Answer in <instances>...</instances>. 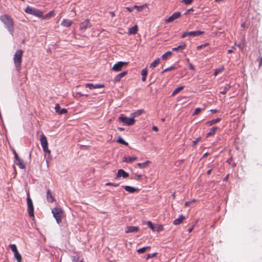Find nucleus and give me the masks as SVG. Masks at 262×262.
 <instances>
[{
    "label": "nucleus",
    "instance_id": "f257e3e1",
    "mask_svg": "<svg viewBox=\"0 0 262 262\" xmlns=\"http://www.w3.org/2000/svg\"><path fill=\"white\" fill-rule=\"evenodd\" d=\"M0 20L5 25L10 34L13 36L14 32V21L12 18L7 14H4L0 17Z\"/></svg>",
    "mask_w": 262,
    "mask_h": 262
},
{
    "label": "nucleus",
    "instance_id": "f03ea898",
    "mask_svg": "<svg viewBox=\"0 0 262 262\" xmlns=\"http://www.w3.org/2000/svg\"><path fill=\"white\" fill-rule=\"evenodd\" d=\"M23 53L24 52L22 50H18L15 52L14 55L13 60L14 65L18 72L20 71Z\"/></svg>",
    "mask_w": 262,
    "mask_h": 262
},
{
    "label": "nucleus",
    "instance_id": "7ed1b4c3",
    "mask_svg": "<svg viewBox=\"0 0 262 262\" xmlns=\"http://www.w3.org/2000/svg\"><path fill=\"white\" fill-rule=\"evenodd\" d=\"M52 213L57 223L60 224L61 222V217L63 214L62 209L61 208L56 207L52 209Z\"/></svg>",
    "mask_w": 262,
    "mask_h": 262
},
{
    "label": "nucleus",
    "instance_id": "20e7f679",
    "mask_svg": "<svg viewBox=\"0 0 262 262\" xmlns=\"http://www.w3.org/2000/svg\"><path fill=\"white\" fill-rule=\"evenodd\" d=\"M118 120L123 123L124 124L130 126L134 124L135 120L131 117L130 118L125 116L123 114H121L118 118Z\"/></svg>",
    "mask_w": 262,
    "mask_h": 262
},
{
    "label": "nucleus",
    "instance_id": "39448f33",
    "mask_svg": "<svg viewBox=\"0 0 262 262\" xmlns=\"http://www.w3.org/2000/svg\"><path fill=\"white\" fill-rule=\"evenodd\" d=\"M40 141L42 149L45 153L50 154L51 151L48 148V143L46 137L43 134L40 136Z\"/></svg>",
    "mask_w": 262,
    "mask_h": 262
},
{
    "label": "nucleus",
    "instance_id": "423d86ee",
    "mask_svg": "<svg viewBox=\"0 0 262 262\" xmlns=\"http://www.w3.org/2000/svg\"><path fill=\"white\" fill-rule=\"evenodd\" d=\"M25 11L28 14L40 17L42 16L43 13L41 11L33 7L28 6Z\"/></svg>",
    "mask_w": 262,
    "mask_h": 262
},
{
    "label": "nucleus",
    "instance_id": "0eeeda50",
    "mask_svg": "<svg viewBox=\"0 0 262 262\" xmlns=\"http://www.w3.org/2000/svg\"><path fill=\"white\" fill-rule=\"evenodd\" d=\"M27 202L28 215L30 217H34L33 204L29 193L27 194Z\"/></svg>",
    "mask_w": 262,
    "mask_h": 262
},
{
    "label": "nucleus",
    "instance_id": "6e6552de",
    "mask_svg": "<svg viewBox=\"0 0 262 262\" xmlns=\"http://www.w3.org/2000/svg\"><path fill=\"white\" fill-rule=\"evenodd\" d=\"M127 64V62H126L119 61L113 66L112 70L115 72H118L121 70L123 66Z\"/></svg>",
    "mask_w": 262,
    "mask_h": 262
},
{
    "label": "nucleus",
    "instance_id": "1a4fd4ad",
    "mask_svg": "<svg viewBox=\"0 0 262 262\" xmlns=\"http://www.w3.org/2000/svg\"><path fill=\"white\" fill-rule=\"evenodd\" d=\"M181 16L180 12H175L165 20V23H169L173 21L174 20L178 19Z\"/></svg>",
    "mask_w": 262,
    "mask_h": 262
},
{
    "label": "nucleus",
    "instance_id": "9d476101",
    "mask_svg": "<svg viewBox=\"0 0 262 262\" xmlns=\"http://www.w3.org/2000/svg\"><path fill=\"white\" fill-rule=\"evenodd\" d=\"M91 25L90 20L88 19H85L80 24V29L81 30H85L88 28H90Z\"/></svg>",
    "mask_w": 262,
    "mask_h": 262
},
{
    "label": "nucleus",
    "instance_id": "9b49d317",
    "mask_svg": "<svg viewBox=\"0 0 262 262\" xmlns=\"http://www.w3.org/2000/svg\"><path fill=\"white\" fill-rule=\"evenodd\" d=\"M139 231V228L137 226H127L125 228V232L126 233H136Z\"/></svg>",
    "mask_w": 262,
    "mask_h": 262
},
{
    "label": "nucleus",
    "instance_id": "f8f14e48",
    "mask_svg": "<svg viewBox=\"0 0 262 262\" xmlns=\"http://www.w3.org/2000/svg\"><path fill=\"white\" fill-rule=\"evenodd\" d=\"M55 112L59 115L64 114L67 113V110L64 108L61 109L60 105L58 103L55 104Z\"/></svg>",
    "mask_w": 262,
    "mask_h": 262
},
{
    "label": "nucleus",
    "instance_id": "ddd939ff",
    "mask_svg": "<svg viewBox=\"0 0 262 262\" xmlns=\"http://www.w3.org/2000/svg\"><path fill=\"white\" fill-rule=\"evenodd\" d=\"M128 176L129 174L127 172L125 171L124 170L120 169L118 170L116 178H118L121 177H123V178H126L128 177Z\"/></svg>",
    "mask_w": 262,
    "mask_h": 262
},
{
    "label": "nucleus",
    "instance_id": "4468645a",
    "mask_svg": "<svg viewBox=\"0 0 262 262\" xmlns=\"http://www.w3.org/2000/svg\"><path fill=\"white\" fill-rule=\"evenodd\" d=\"M127 73V71H124L117 75L115 77L114 81V82H119L121 80V79Z\"/></svg>",
    "mask_w": 262,
    "mask_h": 262
},
{
    "label": "nucleus",
    "instance_id": "2eb2a0df",
    "mask_svg": "<svg viewBox=\"0 0 262 262\" xmlns=\"http://www.w3.org/2000/svg\"><path fill=\"white\" fill-rule=\"evenodd\" d=\"M137 159V157L136 156L133 157H124L122 159L123 162L131 163Z\"/></svg>",
    "mask_w": 262,
    "mask_h": 262
},
{
    "label": "nucleus",
    "instance_id": "dca6fc26",
    "mask_svg": "<svg viewBox=\"0 0 262 262\" xmlns=\"http://www.w3.org/2000/svg\"><path fill=\"white\" fill-rule=\"evenodd\" d=\"M204 33V31H193L189 32V36L195 37L200 36Z\"/></svg>",
    "mask_w": 262,
    "mask_h": 262
},
{
    "label": "nucleus",
    "instance_id": "f3484780",
    "mask_svg": "<svg viewBox=\"0 0 262 262\" xmlns=\"http://www.w3.org/2000/svg\"><path fill=\"white\" fill-rule=\"evenodd\" d=\"M219 128L216 126H214L212 127L210 131L206 134V137L208 138L209 137L213 136L215 134L216 130H219Z\"/></svg>",
    "mask_w": 262,
    "mask_h": 262
},
{
    "label": "nucleus",
    "instance_id": "a211bd4d",
    "mask_svg": "<svg viewBox=\"0 0 262 262\" xmlns=\"http://www.w3.org/2000/svg\"><path fill=\"white\" fill-rule=\"evenodd\" d=\"M15 163L16 165L18 166L20 169H24L25 168V165L24 163V161L20 158L15 160Z\"/></svg>",
    "mask_w": 262,
    "mask_h": 262
},
{
    "label": "nucleus",
    "instance_id": "6ab92c4d",
    "mask_svg": "<svg viewBox=\"0 0 262 262\" xmlns=\"http://www.w3.org/2000/svg\"><path fill=\"white\" fill-rule=\"evenodd\" d=\"M185 217L183 215H180L178 219H176L173 221V224L175 225H179L185 220Z\"/></svg>",
    "mask_w": 262,
    "mask_h": 262
},
{
    "label": "nucleus",
    "instance_id": "aec40b11",
    "mask_svg": "<svg viewBox=\"0 0 262 262\" xmlns=\"http://www.w3.org/2000/svg\"><path fill=\"white\" fill-rule=\"evenodd\" d=\"M123 187L126 191H128L129 193H133L136 191H138L139 190L138 188H136L135 187H131L129 186H123Z\"/></svg>",
    "mask_w": 262,
    "mask_h": 262
},
{
    "label": "nucleus",
    "instance_id": "412c9836",
    "mask_svg": "<svg viewBox=\"0 0 262 262\" xmlns=\"http://www.w3.org/2000/svg\"><path fill=\"white\" fill-rule=\"evenodd\" d=\"M47 199L49 202L52 203L54 200V197L52 195L50 190L48 189L47 191Z\"/></svg>",
    "mask_w": 262,
    "mask_h": 262
},
{
    "label": "nucleus",
    "instance_id": "4be33fe9",
    "mask_svg": "<svg viewBox=\"0 0 262 262\" xmlns=\"http://www.w3.org/2000/svg\"><path fill=\"white\" fill-rule=\"evenodd\" d=\"M72 24V21L71 20H70L69 19H64L61 23V25H62L64 27H70Z\"/></svg>",
    "mask_w": 262,
    "mask_h": 262
},
{
    "label": "nucleus",
    "instance_id": "5701e85b",
    "mask_svg": "<svg viewBox=\"0 0 262 262\" xmlns=\"http://www.w3.org/2000/svg\"><path fill=\"white\" fill-rule=\"evenodd\" d=\"M221 120V119L220 118H217L216 119H212L210 121L207 122L206 125L208 126H210L212 125L213 124H214L220 122Z\"/></svg>",
    "mask_w": 262,
    "mask_h": 262
},
{
    "label": "nucleus",
    "instance_id": "b1692460",
    "mask_svg": "<svg viewBox=\"0 0 262 262\" xmlns=\"http://www.w3.org/2000/svg\"><path fill=\"white\" fill-rule=\"evenodd\" d=\"M186 46V43H183L182 44L178 46L177 47H174L172 49L173 51H182L184 50Z\"/></svg>",
    "mask_w": 262,
    "mask_h": 262
},
{
    "label": "nucleus",
    "instance_id": "393cba45",
    "mask_svg": "<svg viewBox=\"0 0 262 262\" xmlns=\"http://www.w3.org/2000/svg\"><path fill=\"white\" fill-rule=\"evenodd\" d=\"M143 112H144L143 110H137V111L132 113L130 114V116H131V117H133V118L134 119V118L141 115Z\"/></svg>",
    "mask_w": 262,
    "mask_h": 262
},
{
    "label": "nucleus",
    "instance_id": "a878e982",
    "mask_svg": "<svg viewBox=\"0 0 262 262\" xmlns=\"http://www.w3.org/2000/svg\"><path fill=\"white\" fill-rule=\"evenodd\" d=\"M230 88V86L229 84H226L224 86L221 88L222 91L220 92V93L222 94H225L228 91H229Z\"/></svg>",
    "mask_w": 262,
    "mask_h": 262
},
{
    "label": "nucleus",
    "instance_id": "bb28decb",
    "mask_svg": "<svg viewBox=\"0 0 262 262\" xmlns=\"http://www.w3.org/2000/svg\"><path fill=\"white\" fill-rule=\"evenodd\" d=\"M138 31V27L137 25L128 29V33L129 34H135Z\"/></svg>",
    "mask_w": 262,
    "mask_h": 262
},
{
    "label": "nucleus",
    "instance_id": "cd10ccee",
    "mask_svg": "<svg viewBox=\"0 0 262 262\" xmlns=\"http://www.w3.org/2000/svg\"><path fill=\"white\" fill-rule=\"evenodd\" d=\"M150 163V161H146L143 163H138L137 164V166L140 168H145L149 163Z\"/></svg>",
    "mask_w": 262,
    "mask_h": 262
},
{
    "label": "nucleus",
    "instance_id": "c85d7f7f",
    "mask_svg": "<svg viewBox=\"0 0 262 262\" xmlns=\"http://www.w3.org/2000/svg\"><path fill=\"white\" fill-rule=\"evenodd\" d=\"M14 257L16 259L17 262H22V257L18 251L14 253Z\"/></svg>",
    "mask_w": 262,
    "mask_h": 262
},
{
    "label": "nucleus",
    "instance_id": "c756f323",
    "mask_svg": "<svg viewBox=\"0 0 262 262\" xmlns=\"http://www.w3.org/2000/svg\"><path fill=\"white\" fill-rule=\"evenodd\" d=\"M184 88V86H180L178 88H177L172 92V96H174L176 94H177L179 92H180L181 91L183 90Z\"/></svg>",
    "mask_w": 262,
    "mask_h": 262
},
{
    "label": "nucleus",
    "instance_id": "7c9ffc66",
    "mask_svg": "<svg viewBox=\"0 0 262 262\" xmlns=\"http://www.w3.org/2000/svg\"><path fill=\"white\" fill-rule=\"evenodd\" d=\"M172 54V52L171 51H167V52H166L165 53H164L162 56V59L163 60H166L169 57H170Z\"/></svg>",
    "mask_w": 262,
    "mask_h": 262
},
{
    "label": "nucleus",
    "instance_id": "2f4dec72",
    "mask_svg": "<svg viewBox=\"0 0 262 262\" xmlns=\"http://www.w3.org/2000/svg\"><path fill=\"white\" fill-rule=\"evenodd\" d=\"M160 61V58H157L155 60H154L150 65V67L151 68H155L159 63Z\"/></svg>",
    "mask_w": 262,
    "mask_h": 262
},
{
    "label": "nucleus",
    "instance_id": "473e14b6",
    "mask_svg": "<svg viewBox=\"0 0 262 262\" xmlns=\"http://www.w3.org/2000/svg\"><path fill=\"white\" fill-rule=\"evenodd\" d=\"M149 248H150V247H149V246L142 247V248H140L138 250H137V252L138 253H143L146 251V250L147 249H148Z\"/></svg>",
    "mask_w": 262,
    "mask_h": 262
},
{
    "label": "nucleus",
    "instance_id": "72a5a7b5",
    "mask_svg": "<svg viewBox=\"0 0 262 262\" xmlns=\"http://www.w3.org/2000/svg\"><path fill=\"white\" fill-rule=\"evenodd\" d=\"M145 6H146V5H142V6H137V5H134V9H137V10L138 12H140V11L143 10V9L145 7Z\"/></svg>",
    "mask_w": 262,
    "mask_h": 262
},
{
    "label": "nucleus",
    "instance_id": "f704fd0d",
    "mask_svg": "<svg viewBox=\"0 0 262 262\" xmlns=\"http://www.w3.org/2000/svg\"><path fill=\"white\" fill-rule=\"evenodd\" d=\"M117 142L123 144L124 145H128V143L125 141L121 137H119L117 140Z\"/></svg>",
    "mask_w": 262,
    "mask_h": 262
},
{
    "label": "nucleus",
    "instance_id": "c9c22d12",
    "mask_svg": "<svg viewBox=\"0 0 262 262\" xmlns=\"http://www.w3.org/2000/svg\"><path fill=\"white\" fill-rule=\"evenodd\" d=\"M147 225L148 227L152 230L153 231H156V228L153 225L152 222L151 221H147Z\"/></svg>",
    "mask_w": 262,
    "mask_h": 262
},
{
    "label": "nucleus",
    "instance_id": "e433bc0d",
    "mask_svg": "<svg viewBox=\"0 0 262 262\" xmlns=\"http://www.w3.org/2000/svg\"><path fill=\"white\" fill-rule=\"evenodd\" d=\"M9 247L14 253L18 251L16 246L15 244H10Z\"/></svg>",
    "mask_w": 262,
    "mask_h": 262
},
{
    "label": "nucleus",
    "instance_id": "4c0bfd02",
    "mask_svg": "<svg viewBox=\"0 0 262 262\" xmlns=\"http://www.w3.org/2000/svg\"><path fill=\"white\" fill-rule=\"evenodd\" d=\"M203 110H204V108H202L200 107H198V108H195V110L193 114V115H198L201 112V111Z\"/></svg>",
    "mask_w": 262,
    "mask_h": 262
},
{
    "label": "nucleus",
    "instance_id": "58836bf2",
    "mask_svg": "<svg viewBox=\"0 0 262 262\" xmlns=\"http://www.w3.org/2000/svg\"><path fill=\"white\" fill-rule=\"evenodd\" d=\"M224 70L223 67H221L220 68L217 69L215 70L214 75V76H216L219 73L222 72Z\"/></svg>",
    "mask_w": 262,
    "mask_h": 262
},
{
    "label": "nucleus",
    "instance_id": "ea45409f",
    "mask_svg": "<svg viewBox=\"0 0 262 262\" xmlns=\"http://www.w3.org/2000/svg\"><path fill=\"white\" fill-rule=\"evenodd\" d=\"M157 255V253H154L152 254H148L146 256V259H148L149 258H152Z\"/></svg>",
    "mask_w": 262,
    "mask_h": 262
},
{
    "label": "nucleus",
    "instance_id": "a19ab883",
    "mask_svg": "<svg viewBox=\"0 0 262 262\" xmlns=\"http://www.w3.org/2000/svg\"><path fill=\"white\" fill-rule=\"evenodd\" d=\"M85 86L89 88L90 90L94 89V84L92 83H86L85 84Z\"/></svg>",
    "mask_w": 262,
    "mask_h": 262
},
{
    "label": "nucleus",
    "instance_id": "79ce46f5",
    "mask_svg": "<svg viewBox=\"0 0 262 262\" xmlns=\"http://www.w3.org/2000/svg\"><path fill=\"white\" fill-rule=\"evenodd\" d=\"M195 201L196 200L195 199H193V200H192L191 201H189L186 202L185 203V207L189 206L192 203L195 202Z\"/></svg>",
    "mask_w": 262,
    "mask_h": 262
},
{
    "label": "nucleus",
    "instance_id": "37998d69",
    "mask_svg": "<svg viewBox=\"0 0 262 262\" xmlns=\"http://www.w3.org/2000/svg\"><path fill=\"white\" fill-rule=\"evenodd\" d=\"M119 185V183H113L111 182H107L105 184L106 186H113L114 187L118 186Z\"/></svg>",
    "mask_w": 262,
    "mask_h": 262
},
{
    "label": "nucleus",
    "instance_id": "c03bdc74",
    "mask_svg": "<svg viewBox=\"0 0 262 262\" xmlns=\"http://www.w3.org/2000/svg\"><path fill=\"white\" fill-rule=\"evenodd\" d=\"M147 74V70L146 69H143L141 71L142 76H146Z\"/></svg>",
    "mask_w": 262,
    "mask_h": 262
},
{
    "label": "nucleus",
    "instance_id": "a18cd8bd",
    "mask_svg": "<svg viewBox=\"0 0 262 262\" xmlns=\"http://www.w3.org/2000/svg\"><path fill=\"white\" fill-rule=\"evenodd\" d=\"M208 45V43H205L204 44H203V45H200V46H198L197 47V49L198 50H200L203 48H205L206 47V46H207Z\"/></svg>",
    "mask_w": 262,
    "mask_h": 262
},
{
    "label": "nucleus",
    "instance_id": "49530a36",
    "mask_svg": "<svg viewBox=\"0 0 262 262\" xmlns=\"http://www.w3.org/2000/svg\"><path fill=\"white\" fill-rule=\"evenodd\" d=\"M193 0H181V2L184 3L186 5H189L192 3Z\"/></svg>",
    "mask_w": 262,
    "mask_h": 262
},
{
    "label": "nucleus",
    "instance_id": "de8ad7c7",
    "mask_svg": "<svg viewBox=\"0 0 262 262\" xmlns=\"http://www.w3.org/2000/svg\"><path fill=\"white\" fill-rule=\"evenodd\" d=\"M104 86V84H94V89L102 88H103Z\"/></svg>",
    "mask_w": 262,
    "mask_h": 262
},
{
    "label": "nucleus",
    "instance_id": "09e8293b",
    "mask_svg": "<svg viewBox=\"0 0 262 262\" xmlns=\"http://www.w3.org/2000/svg\"><path fill=\"white\" fill-rule=\"evenodd\" d=\"M174 68V66H171L170 67H169L168 68H166V69H164V71L162 72V73H164V72L169 71H170L171 70L173 69Z\"/></svg>",
    "mask_w": 262,
    "mask_h": 262
},
{
    "label": "nucleus",
    "instance_id": "8fccbe9b",
    "mask_svg": "<svg viewBox=\"0 0 262 262\" xmlns=\"http://www.w3.org/2000/svg\"><path fill=\"white\" fill-rule=\"evenodd\" d=\"M54 11H51L49 12L47 14L46 17H50L52 16L54 14Z\"/></svg>",
    "mask_w": 262,
    "mask_h": 262
},
{
    "label": "nucleus",
    "instance_id": "3c124183",
    "mask_svg": "<svg viewBox=\"0 0 262 262\" xmlns=\"http://www.w3.org/2000/svg\"><path fill=\"white\" fill-rule=\"evenodd\" d=\"M201 140V138H198L197 139H196L194 141H193L192 143H193V146H194L195 145L200 141Z\"/></svg>",
    "mask_w": 262,
    "mask_h": 262
},
{
    "label": "nucleus",
    "instance_id": "603ef678",
    "mask_svg": "<svg viewBox=\"0 0 262 262\" xmlns=\"http://www.w3.org/2000/svg\"><path fill=\"white\" fill-rule=\"evenodd\" d=\"M163 229V227L162 226L158 225L157 228H156V231H159L162 230Z\"/></svg>",
    "mask_w": 262,
    "mask_h": 262
},
{
    "label": "nucleus",
    "instance_id": "864d4df0",
    "mask_svg": "<svg viewBox=\"0 0 262 262\" xmlns=\"http://www.w3.org/2000/svg\"><path fill=\"white\" fill-rule=\"evenodd\" d=\"M237 46L241 50H242L244 47V45L243 42H241L237 45Z\"/></svg>",
    "mask_w": 262,
    "mask_h": 262
},
{
    "label": "nucleus",
    "instance_id": "5fc2aeb1",
    "mask_svg": "<svg viewBox=\"0 0 262 262\" xmlns=\"http://www.w3.org/2000/svg\"><path fill=\"white\" fill-rule=\"evenodd\" d=\"M189 32H185L182 35V38H185L189 36Z\"/></svg>",
    "mask_w": 262,
    "mask_h": 262
},
{
    "label": "nucleus",
    "instance_id": "6e6d98bb",
    "mask_svg": "<svg viewBox=\"0 0 262 262\" xmlns=\"http://www.w3.org/2000/svg\"><path fill=\"white\" fill-rule=\"evenodd\" d=\"M125 9L129 12H131L134 9H135L134 6L132 7H126Z\"/></svg>",
    "mask_w": 262,
    "mask_h": 262
},
{
    "label": "nucleus",
    "instance_id": "4d7b16f0",
    "mask_svg": "<svg viewBox=\"0 0 262 262\" xmlns=\"http://www.w3.org/2000/svg\"><path fill=\"white\" fill-rule=\"evenodd\" d=\"M193 11V8H191V9H188V10H187V11L185 13V14L187 15V14H189L190 13V12Z\"/></svg>",
    "mask_w": 262,
    "mask_h": 262
},
{
    "label": "nucleus",
    "instance_id": "13d9d810",
    "mask_svg": "<svg viewBox=\"0 0 262 262\" xmlns=\"http://www.w3.org/2000/svg\"><path fill=\"white\" fill-rule=\"evenodd\" d=\"M257 60L259 61V66H260L262 64V57H259Z\"/></svg>",
    "mask_w": 262,
    "mask_h": 262
},
{
    "label": "nucleus",
    "instance_id": "bf43d9fd",
    "mask_svg": "<svg viewBox=\"0 0 262 262\" xmlns=\"http://www.w3.org/2000/svg\"><path fill=\"white\" fill-rule=\"evenodd\" d=\"M13 153L14 155L15 159V160L18 159L19 158L18 156L17 155L16 152L15 151H14Z\"/></svg>",
    "mask_w": 262,
    "mask_h": 262
},
{
    "label": "nucleus",
    "instance_id": "052dcab7",
    "mask_svg": "<svg viewBox=\"0 0 262 262\" xmlns=\"http://www.w3.org/2000/svg\"><path fill=\"white\" fill-rule=\"evenodd\" d=\"M195 226V225H193V226H192L188 230V233H190L192 230L194 228V227Z\"/></svg>",
    "mask_w": 262,
    "mask_h": 262
},
{
    "label": "nucleus",
    "instance_id": "680f3d73",
    "mask_svg": "<svg viewBox=\"0 0 262 262\" xmlns=\"http://www.w3.org/2000/svg\"><path fill=\"white\" fill-rule=\"evenodd\" d=\"M152 129L154 131L157 132L158 130V128L156 126H153L152 127Z\"/></svg>",
    "mask_w": 262,
    "mask_h": 262
},
{
    "label": "nucleus",
    "instance_id": "e2e57ef3",
    "mask_svg": "<svg viewBox=\"0 0 262 262\" xmlns=\"http://www.w3.org/2000/svg\"><path fill=\"white\" fill-rule=\"evenodd\" d=\"M189 69L192 70H194V67L191 63H190L189 64Z\"/></svg>",
    "mask_w": 262,
    "mask_h": 262
},
{
    "label": "nucleus",
    "instance_id": "0e129e2a",
    "mask_svg": "<svg viewBox=\"0 0 262 262\" xmlns=\"http://www.w3.org/2000/svg\"><path fill=\"white\" fill-rule=\"evenodd\" d=\"M234 49V47H232V49L228 50V53H231L233 52V50Z\"/></svg>",
    "mask_w": 262,
    "mask_h": 262
},
{
    "label": "nucleus",
    "instance_id": "69168bd1",
    "mask_svg": "<svg viewBox=\"0 0 262 262\" xmlns=\"http://www.w3.org/2000/svg\"><path fill=\"white\" fill-rule=\"evenodd\" d=\"M217 111H218L217 110H216V109H212V110H210V112L213 113H216L217 112Z\"/></svg>",
    "mask_w": 262,
    "mask_h": 262
},
{
    "label": "nucleus",
    "instance_id": "338daca9",
    "mask_svg": "<svg viewBox=\"0 0 262 262\" xmlns=\"http://www.w3.org/2000/svg\"><path fill=\"white\" fill-rule=\"evenodd\" d=\"M110 14L111 15V17H113L115 16V14L114 12H110Z\"/></svg>",
    "mask_w": 262,
    "mask_h": 262
},
{
    "label": "nucleus",
    "instance_id": "774afa93",
    "mask_svg": "<svg viewBox=\"0 0 262 262\" xmlns=\"http://www.w3.org/2000/svg\"><path fill=\"white\" fill-rule=\"evenodd\" d=\"M212 170V168L208 170L207 171V174L209 175L211 173Z\"/></svg>",
    "mask_w": 262,
    "mask_h": 262
}]
</instances>
